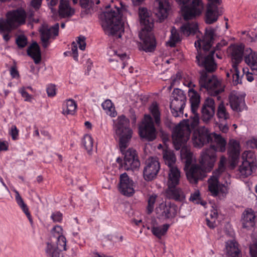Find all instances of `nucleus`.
<instances>
[{"instance_id": "nucleus-1", "label": "nucleus", "mask_w": 257, "mask_h": 257, "mask_svg": "<svg viewBox=\"0 0 257 257\" xmlns=\"http://www.w3.org/2000/svg\"><path fill=\"white\" fill-rule=\"evenodd\" d=\"M113 128L119 139L120 150L124 156L123 161L118 158L116 161L125 170H135L140 166L137 152L133 149H128L130 142L132 138L133 130L130 127V120L124 115L119 116L114 121Z\"/></svg>"}, {"instance_id": "nucleus-2", "label": "nucleus", "mask_w": 257, "mask_h": 257, "mask_svg": "<svg viewBox=\"0 0 257 257\" xmlns=\"http://www.w3.org/2000/svg\"><path fill=\"white\" fill-rule=\"evenodd\" d=\"M214 142L215 144H211L210 147L204 150L200 156L199 165H192L186 170L187 179L192 184H197L199 180L206 177V173L212 169L216 160L217 151L223 152L225 150L226 142L220 135L215 134Z\"/></svg>"}, {"instance_id": "nucleus-3", "label": "nucleus", "mask_w": 257, "mask_h": 257, "mask_svg": "<svg viewBox=\"0 0 257 257\" xmlns=\"http://www.w3.org/2000/svg\"><path fill=\"white\" fill-rule=\"evenodd\" d=\"M189 93L191 109L193 116H191L189 119L183 120L174 127L173 138L176 147L178 149L180 146V143L186 141L190 138L192 130L198 125L199 121L197 110L200 102V95L193 89L190 90Z\"/></svg>"}, {"instance_id": "nucleus-4", "label": "nucleus", "mask_w": 257, "mask_h": 257, "mask_svg": "<svg viewBox=\"0 0 257 257\" xmlns=\"http://www.w3.org/2000/svg\"><path fill=\"white\" fill-rule=\"evenodd\" d=\"M214 31L212 28L206 30L202 39L195 42L198 54L196 56V62L199 66L204 68L205 72H212L217 68V64L214 59L215 50L208 52L212 46Z\"/></svg>"}, {"instance_id": "nucleus-5", "label": "nucleus", "mask_w": 257, "mask_h": 257, "mask_svg": "<svg viewBox=\"0 0 257 257\" xmlns=\"http://www.w3.org/2000/svg\"><path fill=\"white\" fill-rule=\"evenodd\" d=\"M139 13L142 27L139 34L141 48L146 52H153L156 47V39L152 31L154 26L153 19L145 8H140Z\"/></svg>"}, {"instance_id": "nucleus-6", "label": "nucleus", "mask_w": 257, "mask_h": 257, "mask_svg": "<svg viewBox=\"0 0 257 257\" xmlns=\"http://www.w3.org/2000/svg\"><path fill=\"white\" fill-rule=\"evenodd\" d=\"M27 14L22 8L8 12L6 19H0V34L8 42L11 39L10 33L26 23Z\"/></svg>"}, {"instance_id": "nucleus-7", "label": "nucleus", "mask_w": 257, "mask_h": 257, "mask_svg": "<svg viewBox=\"0 0 257 257\" xmlns=\"http://www.w3.org/2000/svg\"><path fill=\"white\" fill-rule=\"evenodd\" d=\"M101 25L108 35L119 38L123 32L121 16L118 9L103 12L99 15Z\"/></svg>"}, {"instance_id": "nucleus-8", "label": "nucleus", "mask_w": 257, "mask_h": 257, "mask_svg": "<svg viewBox=\"0 0 257 257\" xmlns=\"http://www.w3.org/2000/svg\"><path fill=\"white\" fill-rule=\"evenodd\" d=\"M199 84L201 88L206 89L211 96L216 97L217 100L221 99L218 95L224 91V86L215 76H209L205 71L200 73Z\"/></svg>"}, {"instance_id": "nucleus-9", "label": "nucleus", "mask_w": 257, "mask_h": 257, "mask_svg": "<svg viewBox=\"0 0 257 257\" xmlns=\"http://www.w3.org/2000/svg\"><path fill=\"white\" fill-rule=\"evenodd\" d=\"M225 163L226 158L221 156L218 169L213 172V176L208 180V189L213 196H217L219 193L225 195L228 193L227 186L224 184H220L218 181V176L225 169Z\"/></svg>"}, {"instance_id": "nucleus-10", "label": "nucleus", "mask_w": 257, "mask_h": 257, "mask_svg": "<svg viewBox=\"0 0 257 257\" xmlns=\"http://www.w3.org/2000/svg\"><path fill=\"white\" fill-rule=\"evenodd\" d=\"M190 0H175L179 5H184ZM204 9L202 0H193L189 6L182 7L181 10L182 16L185 20H192L199 16Z\"/></svg>"}, {"instance_id": "nucleus-11", "label": "nucleus", "mask_w": 257, "mask_h": 257, "mask_svg": "<svg viewBox=\"0 0 257 257\" xmlns=\"http://www.w3.org/2000/svg\"><path fill=\"white\" fill-rule=\"evenodd\" d=\"M140 137L146 141L151 142L156 139L157 131L153 120L149 114H145L139 126Z\"/></svg>"}, {"instance_id": "nucleus-12", "label": "nucleus", "mask_w": 257, "mask_h": 257, "mask_svg": "<svg viewBox=\"0 0 257 257\" xmlns=\"http://www.w3.org/2000/svg\"><path fill=\"white\" fill-rule=\"evenodd\" d=\"M186 96L184 91L179 88L174 89L171 98L170 108L174 116H180L185 106Z\"/></svg>"}, {"instance_id": "nucleus-13", "label": "nucleus", "mask_w": 257, "mask_h": 257, "mask_svg": "<svg viewBox=\"0 0 257 257\" xmlns=\"http://www.w3.org/2000/svg\"><path fill=\"white\" fill-rule=\"evenodd\" d=\"M210 133L208 128L205 127H201L194 131L192 137V141L194 147L201 148L205 144L211 143L215 144L214 135Z\"/></svg>"}, {"instance_id": "nucleus-14", "label": "nucleus", "mask_w": 257, "mask_h": 257, "mask_svg": "<svg viewBox=\"0 0 257 257\" xmlns=\"http://www.w3.org/2000/svg\"><path fill=\"white\" fill-rule=\"evenodd\" d=\"M160 169V165L156 157H149L145 163L143 170L144 178L150 181L155 178Z\"/></svg>"}, {"instance_id": "nucleus-15", "label": "nucleus", "mask_w": 257, "mask_h": 257, "mask_svg": "<svg viewBox=\"0 0 257 257\" xmlns=\"http://www.w3.org/2000/svg\"><path fill=\"white\" fill-rule=\"evenodd\" d=\"M59 28V24L56 23L50 28L43 27L40 30L41 41L44 48H48L52 42L51 39L54 40L58 35Z\"/></svg>"}, {"instance_id": "nucleus-16", "label": "nucleus", "mask_w": 257, "mask_h": 257, "mask_svg": "<svg viewBox=\"0 0 257 257\" xmlns=\"http://www.w3.org/2000/svg\"><path fill=\"white\" fill-rule=\"evenodd\" d=\"M215 110V100L212 97H207L204 101L201 108V120L208 123L213 118Z\"/></svg>"}, {"instance_id": "nucleus-17", "label": "nucleus", "mask_w": 257, "mask_h": 257, "mask_svg": "<svg viewBox=\"0 0 257 257\" xmlns=\"http://www.w3.org/2000/svg\"><path fill=\"white\" fill-rule=\"evenodd\" d=\"M216 116L218 119L220 130L223 133H227L228 131L227 121L230 119V114L223 101H221L217 106Z\"/></svg>"}, {"instance_id": "nucleus-18", "label": "nucleus", "mask_w": 257, "mask_h": 257, "mask_svg": "<svg viewBox=\"0 0 257 257\" xmlns=\"http://www.w3.org/2000/svg\"><path fill=\"white\" fill-rule=\"evenodd\" d=\"M156 213L160 219L173 218L177 214L176 206L170 203L162 202L156 207Z\"/></svg>"}, {"instance_id": "nucleus-19", "label": "nucleus", "mask_w": 257, "mask_h": 257, "mask_svg": "<svg viewBox=\"0 0 257 257\" xmlns=\"http://www.w3.org/2000/svg\"><path fill=\"white\" fill-rule=\"evenodd\" d=\"M229 100L230 106L234 111L240 112L245 108L244 96L237 91L231 92L229 96Z\"/></svg>"}, {"instance_id": "nucleus-20", "label": "nucleus", "mask_w": 257, "mask_h": 257, "mask_svg": "<svg viewBox=\"0 0 257 257\" xmlns=\"http://www.w3.org/2000/svg\"><path fill=\"white\" fill-rule=\"evenodd\" d=\"M119 191L122 194L127 196H131L135 193L134 182L126 173L120 176Z\"/></svg>"}, {"instance_id": "nucleus-21", "label": "nucleus", "mask_w": 257, "mask_h": 257, "mask_svg": "<svg viewBox=\"0 0 257 257\" xmlns=\"http://www.w3.org/2000/svg\"><path fill=\"white\" fill-rule=\"evenodd\" d=\"M154 6L156 15L160 21L168 17L171 10L168 0H155Z\"/></svg>"}, {"instance_id": "nucleus-22", "label": "nucleus", "mask_w": 257, "mask_h": 257, "mask_svg": "<svg viewBox=\"0 0 257 257\" xmlns=\"http://www.w3.org/2000/svg\"><path fill=\"white\" fill-rule=\"evenodd\" d=\"M255 215L252 209L245 210L242 214L241 222L242 227L249 229L255 225Z\"/></svg>"}, {"instance_id": "nucleus-23", "label": "nucleus", "mask_w": 257, "mask_h": 257, "mask_svg": "<svg viewBox=\"0 0 257 257\" xmlns=\"http://www.w3.org/2000/svg\"><path fill=\"white\" fill-rule=\"evenodd\" d=\"M174 132V128L172 132V139H173V142L174 146V148L176 150H179L181 149L180 153H181V156L182 159H185V167H188L190 166L192 163V154L190 152V150L188 149V148L186 147H184L185 144L187 143V142L188 141L189 138L185 142H182L180 143V146L179 148H177L176 147V145L175 144L174 139L173 138V135Z\"/></svg>"}, {"instance_id": "nucleus-24", "label": "nucleus", "mask_w": 257, "mask_h": 257, "mask_svg": "<svg viewBox=\"0 0 257 257\" xmlns=\"http://www.w3.org/2000/svg\"><path fill=\"white\" fill-rule=\"evenodd\" d=\"M228 154L232 163H235L240 155V145L238 141L233 139L229 141Z\"/></svg>"}, {"instance_id": "nucleus-25", "label": "nucleus", "mask_w": 257, "mask_h": 257, "mask_svg": "<svg viewBox=\"0 0 257 257\" xmlns=\"http://www.w3.org/2000/svg\"><path fill=\"white\" fill-rule=\"evenodd\" d=\"M181 173L177 167H171L168 173V186L176 187L180 182Z\"/></svg>"}, {"instance_id": "nucleus-26", "label": "nucleus", "mask_w": 257, "mask_h": 257, "mask_svg": "<svg viewBox=\"0 0 257 257\" xmlns=\"http://www.w3.org/2000/svg\"><path fill=\"white\" fill-rule=\"evenodd\" d=\"M218 17V7L214 4H208L205 14V22L211 24L217 21Z\"/></svg>"}, {"instance_id": "nucleus-27", "label": "nucleus", "mask_w": 257, "mask_h": 257, "mask_svg": "<svg viewBox=\"0 0 257 257\" xmlns=\"http://www.w3.org/2000/svg\"><path fill=\"white\" fill-rule=\"evenodd\" d=\"M231 51L232 65L237 66L242 60L244 46L242 45H234L231 47Z\"/></svg>"}, {"instance_id": "nucleus-28", "label": "nucleus", "mask_w": 257, "mask_h": 257, "mask_svg": "<svg viewBox=\"0 0 257 257\" xmlns=\"http://www.w3.org/2000/svg\"><path fill=\"white\" fill-rule=\"evenodd\" d=\"M27 54L31 57L36 64L41 61V54L39 45L36 42H33L27 49Z\"/></svg>"}, {"instance_id": "nucleus-29", "label": "nucleus", "mask_w": 257, "mask_h": 257, "mask_svg": "<svg viewBox=\"0 0 257 257\" xmlns=\"http://www.w3.org/2000/svg\"><path fill=\"white\" fill-rule=\"evenodd\" d=\"M167 197L177 201H182L185 199V196L182 189L179 187L168 186L166 191Z\"/></svg>"}, {"instance_id": "nucleus-30", "label": "nucleus", "mask_w": 257, "mask_h": 257, "mask_svg": "<svg viewBox=\"0 0 257 257\" xmlns=\"http://www.w3.org/2000/svg\"><path fill=\"white\" fill-rule=\"evenodd\" d=\"M74 10L71 8L67 0H61L59 7V15L61 18L72 16L74 14Z\"/></svg>"}, {"instance_id": "nucleus-31", "label": "nucleus", "mask_w": 257, "mask_h": 257, "mask_svg": "<svg viewBox=\"0 0 257 257\" xmlns=\"http://www.w3.org/2000/svg\"><path fill=\"white\" fill-rule=\"evenodd\" d=\"M74 4H77L78 0H72ZM80 5L82 9L81 12V17H84L85 16L91 14L93 12L92 6L94 2L92 0H79Z\"/></svg>"}, {"instance_id": "nucleus-32", "label": "nucleus", "mask_w": 257, "mask_h": 257, "mask_svg": "<svg viewBox=\"0 0 257 257\" xmlns=\"http://www.w3.org/2000/svg\"><path fill=\"white\" fill-rule=\"evenodd\" d=\"M226 249L227 253L231 257H241L238 243L235 241H228L226 244Z\"/></svg>"}, {"instance_id": "nucleus-33", "label": "nucleus", "mask_w": 257, "mask_h": 257, "mask_svg": "<svg viewBox=\"0 0 257 257\" xmlns=\"http://www.w3.org/2000/svg\"><path fill=\"white\" fill-rule=\"evenodd\" d=\"M197 30L198 25L195 22L186 23L181 27V32L186 36L194 34Z\"/></svg>"}, {"instance_id": "nucleus-34", "label": "nucleus", "mask_w": 257, "mask_h": 257, "mask_svg": "<svg viewBox=\"0 0 257 257\" xmlns=\"http://www.w3.org/2000/svg\"><path fill=\"white\" fill-rule=\"evenodd\" d=\"M253 169V164L250 163L249 161H243L239 167V171L240 175L243 178H246L252 174Z\"/></svg>"}, {"instance_id": "nucleus-35", "label": "nucleus", "mask_w": 257, "mask_h": 257, "mask_svg": "<svg viewBox=\"0 0 257 257\" xmlns=\"http://www.w3.org/2000/svg\"><path fill=\"white\" fill-rule=\"evenodd\" d=\"M163 156L165 164L169 168L176 167L173 166L176 162V157L172 151L167 149L163 150Z\"/></svg>"}, {"instance_id": "nucleus-36", "label": "nucleus", "mask_w": 257, "mask_h": 257, "mask_svg": "<svg viewBox=\"0 0 257 257\" xmlns=\"http://www.w3.org/2000/svg\"><path fill=\"white\" fill-rule=\"evenodd\" d=\"M15 192L16 193L15 198L17 204L19 205V206L21 208L24 212L25 213L29 221L31 223H32V218L31 214L29 211V208L27 205L25 203L23 199L20 196L19 192L17 190H15Z\"/></svg>"}, {"instance_id": "nucleus-37", "label": "nucleus", "mask_w": 257, "mask_h": 257, "mask_svg": "<svg viewBox=\"0 0 257 257\" xmlns=\"http://www.w3.org/2000/svg\"><path fill=\"white\" fill-rule=\"evenodd\" d=\"M249 53L244 57L245 62L250 66L251 70L257 69V52H253L249 49Z\"/></svg>"}, {"instance_id": "nucleus-38", "label": "nucleus", "mask_w": 257, "mask_h": 257, "mask_svg": "<svg viewBox=\"0 0 257 257\" xmlns=\"http://www.w3.org/2000/svg\"><path fill=\"white\" fill-rule=\"evenodd\" d=\"M76 102L72 99H69L67 101L65 106H64L62 113L64 115H73L76 112Z\"/></svg>"}, {"instance_id": "nucleus-39", "label": "nucleus", "mask_w": 257, "mask_h": 257, "mask_svg": "<svg viewBox=\"0 0 257 257\" xmlns=\"http://www.w3.org/2000/svg\"><path fill=\"white\" fill-rule=\"evenodd\" d=\"M101 106L107 114L111 117H115L116 116L117 112L115 109L113 104L110 100H106L102 103Z\"/></svg>"}, {"instance_id": "nucleus-40", "label": "nucleus", "mask_w": 257, "mask_h": 257, "mask_svg": "<svg viewBox=\"0 0 257 257\" xmlns=\"http://www.w3.org/2000/svg\"><path fill=\"white\" fill-rule=\"evenodd\" d=\"M46 253L49 257H62L61 250L56 248V246L51 243L48 242L46 248Z\"/></svg>"}, {"instance_id": "nucleus-41", "label": "nucleus", "mask_w": 257, "mask_h": 257, "mask_svg": "<svg viewBox=\"0 0 257 257\" xmlns=\"http://www.w3.org/2000/svg\"><path fill=\"white\" fill-rule=\"evenodd\" d=\"M150 111L154 118L156 124L159 126L161 123V114L156 102H153L150 106Z\"/></svg>"}, {"instance_id": "nucleus-42", "label": "nucleus", "mask_w": 257, "mask_h": 257, "mask_svg": "<svg viewBox=\"0 0 257 257\" xmlns=\"http://www.w3.org/2000/svg\"><path fill=\"white\" fill-rule=\"evenodd\" d=\"M82 144L89 154L93 149V141L92 137L88 134L85 135L82 140Z\"/></svg>"}, {"instance_id": "nucleus-43", "label": "nucleus", "mask_w": 257, "mask_h": 257, "mask_svg": "<svg viewBox=\"0 0 257 257\" xmlns=\"http://www.w3.org/2000/svg\"><path fill=\"white\" fill-rule=\"evenodd\" d=\"M170 225L165 224L162 226L153 227L152 228V233L159 238H161L162 236L165 235L169 228Z\"/></svg>"}, {"instance_id": "nucleus-44", "label": "nucleus", "mask_w": 257, "mask_h": 257, "mask_svg": "<svg viewBox=\"0 0 257 257\" xmlns=\"http://www.w3.org/2000/svg\"><path fill=\"white\" fill-rule=\"evenodd\" d=\"M181 40L179 34L176 29L174 27L171 30V35L170 37L169 41L167 42V44L171 47H174L176 44Z\"/></svg>"}, {"instance_id": "nucleus-45", "label": "nucleus", "mask_w": 257, "mask_h": 257, "mask_svg": "<svg viewBox=\"0 0 257 257\" xmlns=\"http://www.w3.org/2000/svg\"><path fill=\"white\" fill-rule=\"evenodd\" d=\"M114 55H116L118 59L116 60V61L118 65H117V68L120 67L123 69L125 66L127 64L126 60L128 59V57L126 53H117V52L113 51Z\"/></svg>"}, {"instance_id": "nucleus-46", "label": "nucleus", "mask_w": 257, "mask_h": 257, "mask_svg": "<svg viewBox=\"0 0 257 257\" xmlns=\"http://www.w3.org/2000/svg\"><path fill=\"white\" fill-rule=\"evenodd\" d=\"M157 198V196L156 194H152L149 197L147 206V212L148 214H151L154 211Z\"/></svg>"}, {"instance_id": "nucleus-47", "label": "nucleus", "mask_w": 257, "mask_h": 257, "mask_svg": "<svg viewBox=\"0 0 257 257\" xmlns=\"http://www.w3.org/2000/svg\"><path fill=\"white\" fill-rule=\"evenodd\" d=\"M243 161H249L250 163L253 164L255 159V154L252 151H244L242 154Z\"/></svg>"}, {"instance_id": "nucleus-48", "label": "nucleus", "mask_w": 257, "mask_h": 257, "mask_svg": "<svg viewBox=\"0 0 257 257\" xmlns=\"http://www.w3.org/2000/svg\"><path fill=\"white\" fill-rule=\"evenodd\" d=\"M233 73H232V82L234 85H236L241 83V78L239 77V71L237 69V66L232 65Z\"/></svg>"}, {"instance_id": "nucleus-49", "label": "nucleus", "mask_w": 257, "mask_h": 257, "mask_svg": "<svg viewBox=\"0 0 257 257\" xmlns=\"http://www.w3.org/2000/svg\"><path fill=\"white\" fill-rule=\"evenodd\" d=\"M16 43L20 49L24 48L28 43L27 38L24 35L18 36L16 39Z\"/></svg>"}, {"instance_id": "nucleus-50", "label": "nucleus", "mask_w": 257, "mask_h": 257, "mask_svg": "<svg viewBox=\"0 0 257 257\" xmlns=\"http://www.w3.org/2000/svg\"><path fill=\"white\" fill-rule=\"evenodd\" d=\"M57 240V246L56 248L61 250H66V238L63 236H60L56 239Z\"/></svg>"}, {"instance_id": "nucleus-51", "label": "nucleus", "mask_w": 257, "mask_h": 257, "mask_svg": "<svg viewBox=\"0 0 257 257\" xmlns=\"http://www.w3.org/2000/svg\"><path fill=\"white\" fill-rule=\"evenodd\" d=\"M51 233L52 235V237L55 239L60 237V236H63L62 235L63 229L62 227L59 225H56L54 226L51 230Z\"/></svg>"}, {"instance_id": "nucleus-52", "label": "nucleus", "mask_w": 257, "mask_h": 257, "mask_svg": "<svg viewBox=\"0 0 257 257\" xmlns=\"http://www.w3.org/2000/svg\"><path fill=\"white\" fill-rule=\"evenodd\" d=\"M9 134L12 137L13 140H17L19 139V130L15 125H13L9 131Z\"/></svg>"}, {"instance_id": "nucleus-53", "label": "nucleus", "mask_w": 257, "mask_h": 257, "mask_svg": "<svg viewBox=\"0 0 257 257\" xmlns=\"http://www.w3.org/2000/svg\"><path fill=\"white\" fill-rule=\"evenodd\" d=\"M200 199V193L197 191L191 194L189 200L195 204H199Z\"/></svg>"}, {"instance_id": "nucleus-54", "label": "nucleus", "mask_w": 257, "mask_h": 257, "mask_svg": "<svg viewBox=\"0 0 257 257\" xmlns=\"http://www.w3.org/2000/svg\"><path fill=\"white\" fill-rule=\"evenodd\" d=\"M51 218L54 222H60L62 220V214L59 211L54 212L52 214Z\"/></svg>"}, {"instance_id": "nucleus-55", "label": "nucleus", "mask_w": 257, "mask_h": 257, "mask_svg": "<svg viewBox=\"0 0 257 257\" xmlns=\"http://www.w3.org/2000/svg\"><path fill=\"white\" fill-rule=\"evenodd\" d=\"M76 41L79 49L81 50H85L86 47L85 38L84 36H79L77 37Z\"/></svg>"}, {"instance_id": "nucleus-56", "label": "nucleus", "mask_w": 257, "mask_h": 257, "mask_svg": "<svg viewBox=\"0 0 257 257\" xmlns=\"http://www.w3.org/2000/svg\"><path fill=\"white\" fill-rule=\"evenodd\" d=\"M20 92L21 93L22 97L24 98L25 101H31L32 96L26 91L25 88L23 87L21 88Z\"/></svg>"}, {"instance_id": "nucleus-57", "label": "nucleus", "mask_w": 257, "mask_h": 257, "mask_svg": "<svg viewBox=\"0 0 257 257\" xmlns=\"http://www.w3.org/2000/svg\"><path fill=\"white\" fill-rule=\"evenodd\" d=\"M11 76L13 78H19L20 75L16 64L12 66L10 69Z\"/></svg>"}, {"instance_id": "nucleus-58", "label": "nucleus", "mask_w": 257, "mask_h": 257, "mask_svg": "<svg viewBox=\"0 0 257 257\" xmlns=\"http://www.w3.org/2000/svg\"><path fill=\"white\" fill-rule=\"evenodd\" d=\"M56 87L54 85L50 84L47 87V93L49 97H53L56 95Z\"/></svg>"}, {"instance_id": "nucleus-59", "label": "nucleus", "mask_w": 257, "mask_h": 257, "mask_svg": "<svg viewBox=\"0 0 257 257\" xmlns=\"http://www.w3.org/2000/svg\"><path fill=\"white\" fill-rule=\"evenodd\" d=\"M71 51L73 53V57L75 61H78V51H77V44L73 42L71 44Z\"/></svg>"}, {"instance_id": "nucleus-60", "label": "nucleus", "mask_w": 257, "mask_h": 257, "mask_svg": "<svg viewBox=\"0 0 257 257\" xmlns=\"http://www.w3.org/2000/svg\"><path fill=\"white\" fill-rule=\"evenodd\" d=\"M182 76L180 73L178 72L175 76L172 77V85H175L177 83H179V81L181 79Z\"/></svg>"}, {"instance_id": "nucleus-61", "label": "nucleus", "mask_w": 257, "mask_h": 257, "mask_svg": "<svg viewBox=\"0 0 257 257\" xmlns=\"http://www.w3.org/2000/svg\"><path fill=\"white\" fill-rule=\"evenodd\" d=\"M247 145L248 147L255 149L257 148V139H253L247 142Z\"/></svg>"}, {"instance_id": "nucleus-62", "label": "nucleus", "mask_w": 257, "mask_h": 257, "mask_svg": "<svg viewBox=\"0 0 257 257\" xmlns=\"http://www.w3.org/2000/svg\"><path fill=\"white\" fill-rule=\"evenodd\" d=\"M42 1V0H32L31 5L35 9H39L41 6Z\"/></svg>"}, {"instance_id": "nucleus-63", "label": "nucleus", "mask_w": 257, "mask_h": 257, "mask_svg": "<svg viewBox=\"0 0 257 257\" xmlns=\"http://www.w3.org/2000/svg\"><path fill=\"white\" fill-rule=\"evenodd\" d=\"M251 257H257V243L250 247Z\"/></svg>"}, {"instance_id": "nucleus-64", "label": "nucleus", "mask_w": 257, "mask_h": 257, "mask_svg": "<svg viewBox=\"0 0 257 257\" xmlns=\"http://www.w3.org/2000/svg\"><path fill=\"white\" fill-rule=\"evenodd\" d=\"M206 224L207 226L211 229H213L216 226L215 220H209L208 218L206 219Z\"/></svg>"}]
</instances>
